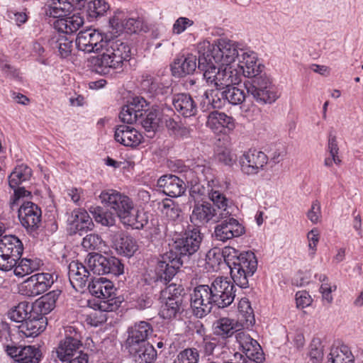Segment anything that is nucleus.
<instances>
[{"mask_svg": "<svg viewBox=\"0 0 363 363\" xmlns=\"http://www.w3.org/2000/svg\"><path fill=\"white\" fill-rule=\"evenodd\" d=\"M220 218L212 203L203 201L195 203L190 216V220L195 225L194 228H199L206 225L211 222L217 223Z\"/></svg>", "mask_w": 363, "mask_h": 363, "instance_id": "obj_17", "label": "nucleus"}, {"mask_svg": "<svg viewBox=\"0 0 363 363\" xmlns=\"http://www.w3.org/2000/svg\"><path fill=\"white\" fill-rule=\"evenodd\" d=\"M239 311L245 318L247 325H253L255 322L253 310L250 306V303L247 298H242L238 304Z\"/></svg>", "mask_w": 363, "mask_h": 363, "instance_id": "obj_60", "label": "nucleus"}, {"mask_svg": "<svg viewBox=\"0 0 363 363\" xmlns=\"http://www.w3.org/2000/svg\"><path fill=\"white\" fill-rule=\"evenodd\" d=\"M228 278L216 277L211 284L214 306L219 308L229 306L235 298L236 288Z\"/></svg>", "mask_w": 363, "mask_h": 363, "instance_id": "obj_10", "label": "nucleus"}, {"mask_svg": "<svg viewBox=\"0 0 363 363\" xmlns=\"http://www.w3.org/2000/svg\"><path fill=\"white\" fill-rule=\"evenodd\" d=\"M203 234L199 228H193L177 235L169 251L161 255L157 260L155 274L150 279L166 284L172 279L180 267L200 249Z\"/></svg>", "mask_w": 363, "mask_h": 363, "instance_id": "obj_1", "label": "nucleus"}, {"mask_svg": "<svg viewBox=\"0 0 363 363\" xmlns=\"http://www.w3.org/2000/svg\"><path fill=\"white\" fill-rule=\"evenodd\" d=\"M329 360L332 363H352L354 356L347 346L333 347L329 354Z\"/></svg>", "mask_w": 363, "mask_h": 363, "instance_id": "obj_50", "label": "nucleus"}, {"mask_svg": "<svg viewBox=\"0 0 363 363\" xmlns=\"http://www.w3.org/2000/svg\"><path fill=\"white\" fill-rule=\"evenodd\" d=\"M207 186H205L204 184H202V181L192 180L191 181V188L189 193L191 197L196 200V199L201 198L202 196H208L211 192L213 186L212 183L206 184Z\"/></svg>", "mask_w": 363, "mask_h": 363, "instance_id": "obj_54", "label": "nucleus"}, {"mask_svg": "<svg viewBox=\"0 0 363 363\" xmlns=\"http://www.w3.org/2000/svg\"><path fill=\"white\" fill-rule=\"evenodd\" d=\"M99 198L102 203L115 211L123 225L140 230L147 223L145 214L135 208L133 200L128 196L108 189L103 191Z\"/></svg>", "mask_w": 363, "mask_h": 363, "instance_id": "obj_5", "label": "nucleus"}, {"mask_svg": "<svg viewBox=\"0 0 363 363\" xmlns=\"http://www.w3.org/2000/svg\"><path fill=\"white\" fill-rule=\"evenodd\" d=\"M118 307L117 302L113 301V299L101 301L99 304V309L90 313L87 315L86 321L90 325L97 327L107 320L106 312L114 311L118 309Z\"/></svg>", "mask_w": 363, "mask_h": 363, "instance_id": "obj_33", "label": "nucleus"}, {"mask_svg": "<svg viewBox=\"0 0 363 363\" xmlns=\"http://www.w3.org/2000/svg\"><path fill=\"white\" fill-rule=\"evenodd\" d=\"M32 175V169L27 164L17 165L9 176V184L11 189H18L23 182L28 181Z\"/></svg>", "mask_w": 363, "mask_h": 363, "instance_id": "obj_39", "label": "nucleus"}, {"mask_svg": "<svg viewBox=\"0 0 363 363\" xmlns=\"http://www.w3.org/2000/svg\"><path fill=\"white\" fill-rule=\"evenodd\" d=\"M40 264V261L37 259L21 257L12 269L16 277H23L38 270Z\"/></svg>", "mask_w": 363, "mask_h": 363, "instance_id": "obj_44", "label": "nucleus"}, {"mask_svg": "<svg viewBox=\"0 0 363 363\" xmlns=\"http://www.w3.org/2000/svg\"><path fill=\"white\" fill-rule=\"evenodd\" d=\"M225 247L220 250L219 248L214 247L208 251L206 255V259L208 264L211 266L218 265L222 259L225 261Z\"/></svg>", "mask_w": 363, "mask_h": 363, "instance_id": "obj_61", "label": "nucleus"}, {"mask_svg": "<svg viewBox=\"0 0 363 363\" xmlns=\"http://www.w3.org/2000/svg\"><path fill=\"white\" fill-rule=\"evenodd\" d=\"M155 274V270L154 271L153 274H149L147 277L145 278V281L148 285L154 287H160V293H161V298L167 299V300H174L173 301H177L183 303L184 296H186L184 289L182 285H177L176 284H171L167 285V284L171 281V279L167 281L166 284L158 283L157 284L152 280H150Z\"/></svg>", "mask_w": 363, "mask_h": 363, "instance_id": "obj_25", "label": "nucleus"}, {"mask_svg": "<svg viewBox=\"0 0 363 363\" xmlns=\"http://www.w3.org/2000/svg\"><path fill=\"white\" fill-rule=\"evenodd\" d=\"M221 222L223 223L225 228L228 229V232L233 238L240 237L245 233L244 226L240 222L234 218L228 216L225 218Z\"/></svg>", "mask_w": 363, "mask_h": 363, "instance_id": "obj_57", "label": "nucleus"}, {"mask_svg": "<svg viewBox=\"0 0 363 363\" xmlns=\"http://www.w3.org/2000/svg\"><path fill=\"white\" fill-rule=\"evenodd\" d=\"M199 59L193 54L182 55L174 60L171 66L173 76L183 77L187 74H193L198 67Z\"/></svg>", "mask_w": 363, "mask_h": 363, "instance_id": "obj_31", "label": "nucleus"}, {"mask_svg": "<svg viewBox=\"0 0 363 363\" xmlns=\"http://www.w3.org/2000/svg\"><path fill=\"white\" fill-rule=\"evenodd\" d=\"M199 353L196 348H186L180 351L172 363H198Z\"/></svg>", "mask_w": 363, "mask_h": 363, "instance_id": "obj_56", "label": "nucleus"}, {"mask_svg": "<svg viewBox=\"0 0 363 363\" xmlns=\"http://www.w3.org/2000/svg\"><path fill=\"white\" fill-rule=\"evenodd\" d=\"M227 342L215 335H204L201 347L205 354L213 355L216 351H229Z\"/></svg>", "mask_w": 363, "mask_h": 363, "instance_id": "obj_40", "label": "nucleus"}, {"mask_svg": "<svg viewBox=\"0 0 363 363\" xmlns=\"http://www.w3.org/2000/svg\"><path fill=\"white\" fill-rule=\"evenodd\" d=\"M124 347L132 363H154L157 359V351L150 343Z\"/></svg>", "mask_w": 363, "mask_h": 363, "instance_id": "obj_26", "label": "nucleus"}, {"mask_svg": "<svg viewBox=\"0 0 363 363\" xmlns=\"http://www.w3.org/2000/svg\"><path fill=\"white\" fill-rule=\"evenodd\" d=\"M141 87L146 92L147 96L157 101L162 102L167 95L171 94L172 89L169 86H164L155 77L147 74L143 76Z\"/></svg>", "mask_w": 363, "mask_h": 363, "instance_id": "obj_24", "label": "nucleus"}, {"mask_svg": "<svg viewBox=\"0 0 363 363\" xmlns=\"http://www.w3.org/2000/svg\"><path fill=\"white\" fill-rule=\"evenodd\" d=\"M22 241L14 235H6L0 238V270L11 271L23 252Z\"/></svg>", "mask_w": 363, "mask_h": 363, "instance_id": "obj_9", "label": "nucleus"}, {"mask_svg": "<svg viewBox=\"0 0 363 363\" xmlns=\"http://www.w3.org/2000/svg\"><path fill=\"white\" fill-rule=\"evenodd\" d=\"M89 210L96 223L108 227L115 225L116 216L112 212L105 210L99 206H91Z\"/></svg>", "mask_w": 363, "mask_h": 363, "instance_id": "obj_48", "label": "nucleus"}, {"mask_svg": "<svg viewBox=\"0 0 363 363\" xmlns=\"http://www.w3.org/2000/svg\"><path fill=\"white\" fill-rule=\"evenodd\" d=\"M150 104L143 97L136 96L128 104L123 106L119 113V118L123 123L132 124L137 123L140 117L145 114L147 109L151 108Z\"/></svg>", "mask_w": 363, "mask_h": 363, "instance_id": "obj_19", "label": "nucleus"}, {"mask_svg": "<svg viewBox=\"0 0 363 363\" xmlns=\"http://www.w3.org/2000/svg\"><path fill=\"white\" fill-rule=\"evenodd\" d=\"M165 302L162 304L160 315L163 319L173 320L177 318L184 311L183 303L173 301L174 300L164 299Z\"/></svg>", "mask_w": 363, "mask_h": 363, "instance_id": "obj_46", "label": "nucleus"}, {"mask_svg": "<svg viewBox=\"0 0 363 363\" xmlns=\"http://www.w3.org/2000/svg\"><path fill=\"white\" fill-rule=\"evenodd\" d=\"M198 69L209 86L225 89L241 81L239 71L234 65L218 67L213 62H207L206 58H199Z\"/></svg>", "mask_w": 363, "mask_h": 363, "instance_id": "obj_8", "label": "nucleus"}, {"mask_svg": "<svg viewBox=\"0 0 363 363\" xmlns=\"http://www.w3.org/2000/svg\"><path fill=\"white\" fill-rule=\"evenodd\" d=\"M73 40L69 39L65 34H59L53 37L50 40V45L53 49H57L60 55L66 58L70 55L72 50Z\"/></svg>", "mask_w": 363, "mask_h": 363, "instance_id": "obj_47", "label": "nucleus"}, {"mask_svg": "<svg viewBox=\"0 0 363 363\" xmlns=\"http://www.w3.org/2000/svg\"><path fill=\"white\" fill-rule=\"evenodd\" d=\"M114 139L126 147H136L142 142V135L134 128L128 125H119L115 128Z\"/></svg>", "mask_w": 363, "mask_h": 363, "instance_id": "obj_29", "label": "nucleus"}, {"mask_svg": "<svg viewBox=\"0 0 363 363\" xmlns=\"http://www.w3.org/2000/svg\"><path fill=\"white\" fill-rule=\"evenodd\" d=\"M192 172L196 174V179L206 184L214 183V174L213 169L206 164L196 162L192 167Z\"/></svg>", "mask_w": 363, "mask_h": 363, "instance_id": "obj_53", "label": "nucleus"}, {"mask_svg": "<svg viewBox=\"0 0 363 363\" xmlns=\"http://www.w3.org/2000/svg\"><path fill=\"white\" fill-rule=\"evenodd\" d=\"M84 24V18L79 13H74L72 16H64L57 19L54 25L59 32L63 34H72L77 31Z\"/></svg>", "mask_w": 363, "mask_h": 363, "instance_id": "obj_35", "label": "nucleus"}, {"mask_svg": "<svg viewBox=\"0 0 363 363\" xmlns=\"http://www.w3.org/2000/svg\"><path fill=\"white\" fill-rule=\"evenodd\" d=\"M33 306L28 301H21L17 306L12 307L7 313L9 319L21 323L28 317L33 311Z\"/></svg>", "mask_w": 363, "mask_h": 363, "instance_id": "obj_45", "label": "nucleus"}, {"mask_svg": "<svg viewBox=\"0 0 363 363\" xmlns=\"http://www.w3.org/2000/svg\"><path fill=\"white\" fill-rule=\"evenodd\" d=\"M42 211L40 207L31 201L23 202L18 209L21 224L26 232L35 237L41 223Z\"/></svg>", "mask_w": 363, "mask_h": 363, "instance_id": "obj_12", "label": "nucleus"}, {"mask_svg": "<svg viewBox=\"0 0 363 363\" xmlns=\"http://www.w3.org/2000/svg\"><path fill=\"white\" fill-rule=\"evenodd\" d=\"M109 23L116 30V33L123 30L128 33H136L140 31L147 32L149 30L147 22L143 16L135 14L130 17H125L123 11L115 12L109 19Z\"/></svg>", "mask_w": 363, "mask_h": 363, "instance_id": "obj_11", "label": "nucleus"}, {"mask_svg": "<svg viewBox=\"0 0 363 363\" xmlns=\"http://www.w3.org/2000/svg\"><path fill=\"white\" fill-rule=\"evenodd\" d=\"M242 327L238 321L229 318H220L213 325V335L219 337L227 342V340L231 337Z\"/></svg>", "mask_w": 363, "mask_h": 363, "instance_id": "obj_32", "label": "nucleus"}, {"mask_svg": "<svg viewBox=\"0 0 363 363\" xmlns=\"http://www.w3.org/2000/svg\"><path fill=\"white\" fill-rule=\"evenodd\" d=\"M268 157L262 151L250 149L239 157L241 172L247 176L258 174L268 163Z\"/></svg>", "mask_w": 363, "mask_h": 363, "instance_id": "obj_15", "label": "nucleus"}, {"mask_svg": "<svg viewBox=\"0 0 363 363\" xmlns=\"http://www.w3.org/2000/svg\"><path fill=\"white\" fill-rule=\"evenodd\" d=\"M72 328L67 330L65 337L60 342L56 348L57 357L62 362L82 351L83 345L79 340V335L75 331L74 335H72Z\"/></svg>", "mask_w": 363, "mask_h": 363, "instance_id": "obj_18", "label": "nucleus"}, {"mask_svg": "<svg viewBox=\"0 0 363 363\" xmlns=\"http://www.w3.org/2000/svg\"><path fill=\"white\" fill-rule=\"evenodd\" d=\"M172 103L175 111L184 118L194 116L198 112L197 103L189 93L173 94Z\"/></svg>", "mask_w": 363, "mask_h": 363, "instance_id": "obj_27", "label": "nucleus"}, {"mask_svg": "<svg viewBox=\"0 0 363 363\" xmlns=\"http://www.w3.org/2000/svg\"><path fill=\"white\" fill-rule=\"evenodd\" d=\"M42 352L39 347L35 345L23 346V351L18 359H15L13 363H39Z\"/></svg>", "mask_w": 363, "mask_h": 363, "instance_id": "obj_49", "label": "nucleus"}, {"mask_svg": "<svg viewBox=\"0 0 363 363\" xmlns=\"http://www.w3.org/2000/svg\"><path fill=\"white\" fill-rule=\"evenodd\" d=\"M88 267L78 260L72 261L68 266V277L70 284L76 291H83L91 281V272L94 274H112L119 276L123 274L124 265L116 257L104 256L100 254H89Z\"/></svg>", "mask_w": 363, "mask_h": 363, "instance_id": "obj_3", "label": "nucleus"}, {"mask_svg": "<svg viewBox=\"0 0 363 363\" xmlns=\"http://www.w3.org/2000/svg\"><path fill=\"white\" fill-rule=\"evenodd\" d=\"M68 223L70 235L79 234L82 235L83 233L91 230L94 227L89 213L82 208L75 209L72 212L68 218Z\"/></svg>", "mask_w": 363, "mask_h": 363, "instance_id": "obj_23", "label": "nucleus"}, {"mask_svg": "<svg viewBox=\"0 0 363 363\" xmlns=\"http://www.w3.org/2000/svg\"><path fill=\"white\" fill-rule=\"evenodd\" d=\"M190 301L191 307L197 317L202 318L207 315L214 305L211 286L201 284L195 287Z\"/></svg>", "mask_w": 363, "mask_h": 363, "instance_id": "obj_14", "label": "nucleus"}, {"mask_svg": "<svg viewBox=\"0 0 363 363\" xmlns=\"http://www.w3.org/2000/svg\"><path fill=\"white\" fill-rule=\"evenodd\" d=\"M82 245L86 251H94L101 249L104 243L100 235L91 233L83 238Z\"/></svg>", "mask_w": 363, "mask_h": 363, "instance_id": "obj_58", "label": "nucleus"}, {"mask_svg": "<svg viewBox=\"0 0 363 363\" xmlns=\"http://www.w3.org/2000/svg\"><path fill=\"white\" fill-rule=\"evenodd\" d=\"M224 93L226 103L232 105L241 104L246 99L245 91L233 85L225 89Z\"/></svg>", "mask_w": 363, "mask_h": 363, "instance_id": "obj_52", "label": "nucleus"}, {"mask_svg": "<svg viewBox=\"0 0 363 363\" xmlns=\"http://www.w3.org/2000/svg\"><path fill=\"white\" fill-rule=\"evenodd\" d=\"M47 325L46 317L39 316L32 311L17 328L21 337H35L45 330Z\"/></svg>", "mask_w": 363, "mask_h": 363, "instance_id": "obj_21", "label": "nucleus"}, {"mask_svg": "<svg viewBox=\"0 0 363 363\" xmlns=\"http://www.w3.org/2000/svg\"><path fill=\"white\" fill-rule=\"evenodd\" d=\"M225 262L230 270V276L235 284L241 289L249 287L248 279L257 269V259L250 250L239 251L234 247H225Z\"/></svg>", "mask_w": 363, "mask_h": 363, "instance_id": "obj_6", "label": "nucleus"}, {"mask_svg": "<svg viewBox=\"0 0 363 363\" xmlns=\"http://www.w3.org/2000/svg\"><path fill=\"white\" fill-rule=\"evenodd\" d=\"M14 191L13 194L11 196L9 201V206L11 210L18 209L20 199L24 197H28L31 195V193L25 188L13 189Z\"/></svg>", "mask_w": 363, "mask_h": 363, "instance_id": "obj_62", "label": "nucleus"}, {"mask_svg": "<svg viewBox=\"0 0 363 363\" xmlns=\"http://www.w3.org/2000/svg\"><path fill=\"white\" fill-rule=\"evenodd\" d=\"M194 23V21L186 17H179L173 24L172 33L174 34L179 35L184 32L187 28L193 26Z\"/></svg>", "mask_w": 363, "mask_h": 363, "instance_id": "obj_64", "label": "nucleus"}, {"mask_svg": "<svg viewBox=\"0 0 363 363\" xmlns=\"http://www.w3.org/2000/svg\"><path fill=\"white\" fill-rule=\"evenodd\" d=\"M237 59L238 63L235 68L239 71L240 77L243 75L248 78L244 82L247 94L262 105L275 102L279 98L277 88L264 71V66L257 63L256 54L253 52L249 53L242 48Z\"/></svg>", "mask_w": 363, "mask_h": 363, "instance_id": "obj_2", "label": "nucleus"}, {"mask_svg": "<svg viewBox=\"0 0 363 363\" xmlns=\"http://www.w3.org/2000/svg\"><path fill=\"white\" fill-rule=\"evenodd\" d=\"M308 357L311 363H321L323 358V346L319 340H313L310 345Z\"/></svg>", "mask_w": 363, "mask_h": 363, "instance_id": "obj_59", "label": "nucleus"}, {"mask_svg": "<svg viewBox=\"0 0 363 363\" xmlns=\"http://www.w3.org/2000/svg\"><path fill=\"white\" fill-rule=\"evenodd\" d=\"M160 118L158 117V112L154 108V105L151 108L147 109L145 114L140 117L137 123L141 124L145 131L152 133V134L157 130L159 126Z\"/></svg>", "mask_w": 363, "mask_h": 363, "instance_id": "obj_43", "label": "nucleus"}, {"mask_svg": "<svg viewBox=\"0 0 363 363\" xmlns=\"http://www.w3.org/2000/svg\"><path fill=\"white\" fill-rule=\"evenodd\" d=\"M54 281L53 274L38 273L30 276L19 285V292L23 296L34 297L45 292Z\"/></svg>", "mask_w": 363, "mask_h": 363, "instance_id": "obj_13", "label": "nucleus"}, {"mask_svg": "<svg viewBox=\"0 0 363 363\" xmlns=\"http://www.w3.org/2000/svg\"><path fill=\"white\" fill-rule=\"evenodd\" d=\"M245 356L254 360L256 363H261L264 359V353L257 340L251 338L245 347L241 348Z\"/></svg>", "mask_w": 363, "mask_h": 363, "instance_id": "obj_51", "label": "nucleus"}, {"mask_svg": "<svg viewBox=\"0 0 363 363\" xmlns=\"http://www.w3.org/2000/svg\"><path fill=\"white\" fill-rule=\"evenodd\" d=\"M162 212L170 220H176L182 212L179 205L169 199H165L162 202Z\"/></svg>", "mask_w": 363, "mask_h": 363, "instance_id": "obj_55", "label": "nucleus"}, {"mask_svg": "<svg viewBox=\"0 0 363 363\" xmlns=\"http://www.w3.org/2000/svg\"><path fill=\"white\" fill-rule=\"evenodd\" d=\"M113 246L118 254L128 257L133 256L138 250L136 240L132 236L123 233L115 238Z\"/></svg>", "mask_w": 363, "mask_h": 363, "instance_id": "obj_36", "label": "nucleus"}, {"mask_svg": "<svg viewBox=\"0 0 363 363\" xmlns=\"http://www.w3.org/2000/svg\"><path fill=\"white\" fill-rule=\"evenodd\" d=\"M48 13L53 18H62L71 14L73 10H82L84 0H52Z\"/></svg>", "mask_w": 363, "mask_h": 363, "instance_id": "obj_30", "label": "nucleus"}, {"mask_svg": "<svg viewBox=\"0 0 363 363\" xmlns=\"http://www.w3.org/2000/svg\"><path fill=\"white\" fill-rule=\"evenodd\" d=\"M206 125L215 131L219 130L220 128L233 130L235 128V123L233 117L223 112L213 111L208 116Z\"/></svg>", "mask_w": 363, "mask_h": 363, "instance_id": "obj_38", "label": "nucleus"}, {"mask_svg": "<svg viewBox=\"0 0 363 363\" xmlns=\"http://www.w3.org/2000/svg\"><path fill=\"white\" fill-rule=\"evenodd\" d=\"M108 40L106 35L95 29L81 30L76 38L78 50L85 52H99Z\"/></svg>", "mask_w": 363, "mask_h": 363, "instance_id": "obj_16", "label": "nucleus"}, {"mask_svg": "<svg viewBox=\"0 0 363 363\" xmlns=\"http://www.w3.org/2000/svg\"><path fill=\"white\" fill-rule=\"evenodd\" d=\"M228 230V229H227V228H225L223 223L220 222V223L217 224L215 226L214 232L212 234V236L215 240L218 241L225 242L228 240L233 238L232 236H230V234Z\"/></svg>", "mask_w": 363, "mask_h": 363, "instance_id": "obj_63", "label": "nucleus"}, {"mask_svg": "<svg viewBox=\"0 0 363 363\" xmlns=\"http://www.w3.org/2000/svg\"><path fill=\"white\" fill-rule=\"evenodd\" d=\"M82 10L85 12L89 21L104 16L109 10V4L105 0H84Z\"/></svg>", "mask_w": 363, "mask_h": 363, "instance_id": "obj_37", "label": "nucleus"}, {"mask_svg": "<svg viewBox=\"0 0 363 363\" xmlns=\"http://www.w3.org/2000/svg\"><path fill=\"white\" fill-rule=\"evenodd\" d=\"M87 289L90 294L101 301H116L115 291L116 289L111 281L104 277H93L89 282Z\"/></svg>", "mask_w": 363, "mask_h": 363, "instance_id": "obj_22", "label": "nucleus"}, {"mask_svg": "<svg viewBox=\"0 0 363 363\" xmlns=\"http://www.w3.org/2000/svg\"><path fill=\"white\" fill-rule=\"evenodd\" d=\"M211 192L209 194V199L213 202V206H216L218 209L221 211L219 216L221 218H226L231 215V212L229 209L231 208L232 202L226 197V196L220 192L219 190L216 189L215 187L211 190Z\"/></svg>", "mask_w": 363, "mask_h": 363, "instance_id": "obj_41", "label": "nucleus"}, {"mask_svg": "<svg viewBox=\"0 0 363 363\" xmlns=\"http://www.w3.org/2000/svg\"><path fill=\"white\" fill-rule=\"evenodd\" d=\"M242 48L238 44L227 38H220L213 43L204 41L199 46V58H206L207 62H213L221 65H231L240 57Z\"/></svg>", "mask_w": 363, "mask_h": 363, "instance_id": "obj_7", "label": "nucleus"}, {"mask_svg": "<svg viewBox=\"0 0 363 363\" xmlns=\"http://www.w3.org/2000/svg\"><path fill=\"white\" fill-rule=\"evenodd\" d=\"M60 294L61 291L53 290L42 296L32 303L33 313L39 315V316L45 317V315L55 308L56 301Z\"/></svg>", "mask_w": 363, "mask_h": 363, "instance_id": "obj_34", "label": "nucleus"}, {"mask_svg": "<svg viewBox=\"0 0 363 363\" xmlns=\"http://www.w3.org/2000/svg\"><path fill=\"white\" fill-rule=\"evenodd\" d=\"M224 89H214L206 90L203 94V104H208V106L216 109L221 108L226 104L225 96H224ZM204 105L202 106V108Z\"/></svg>", "mask_w": 363, "mask_h": 363, "instance_id": "obj_42", "label": "nucleus"}, {"mask_svg": "<svg viewBox=\"0 0 363 363\" xmlns=\"http://www.w3.org/2000/svg\"><path fill=\"white\" fill-rule=\"evenodd\" d=\"M152 333L153 328L147 321L141 320L136 322L128 328V336L123 346H137L138 345L150 343L147 340Z\"/></svg>", "mask_w": 363, "mask_h": 363, "instance_id": "obj_20", "label": "nucleus"}, {"mask_svg": "<svg viewBox=\"0 0 363 363\" xmlns=\"http://www.w3.org/2000/svg\"><path fill=\"white\" fill-rule=\"evenodd\" d=\"M101 53L89 59L90 66L102 75L111 71L121 72L130 58V48L127 43L118 39H108L100 50Z\"/></svg>", "mask_w": 363, "mask_h": 363, "instance_id": "obj_4", "label": "nucleus"}, {"mask_svg": "<svg viewBox=\"0 0 363 363\" xmlns=\"http://www.w3.org/2000/svg\"><path fill=\"white\" fill-rule=\"evenodd\" d=\"M157 186L162 189L164 194L170 197H178L186 191L184 182L174 174H165L157 180Z\"/></svg>", "mask_w": 363, "mask_h": 363, "instance_id": "obj_28", "label": "nucleus"}]
</instances>
